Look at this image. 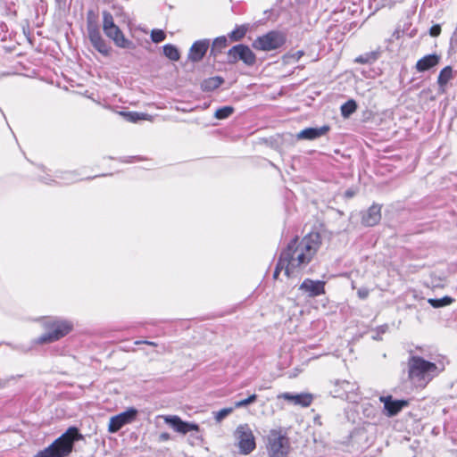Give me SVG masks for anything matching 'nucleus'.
Segmentation results:
<instances>
[{
	"label": "nucleus",
	"instance_id": "obj_1",
	"mask_svg": "<svg viewBox=\"0 0 457 457\" xmlns=\"http://www.w3.org/2000/svg\"><path fill=\"white\" fill-rule=\"evenodd\" d=\"M321 245L320 235L311 232L299 239L293 238L280 253V265H287V276L308 265Z\"/></svg>",
	"mask_w": 457,
	"mask_h": 457
},
{
	"label": "nucleus",
	"instance_id": "obj_2",
	"mask_svg": "<svg viewBox=\"0 0 457 457\" xmlns=\"http://www.w3.org/2000/svg\"><path fill=\"white\" fill-rule=\"evenodd\" d=\"M83 439V436L76 427H70L65 433L54 441L48 447L38 452L35 457H65L69 455L76 441Z\"/></svg>",
	"mask_w": 457,
	"mask_h": 457
},
{
	"label": "nucleus",
	"instance_id": "obj_3",
	"mask_svg": "<svg viewBox=\"0 0 457 457\" xmlns=\"http://www.w3.org/2000/svg\"><path fill=\"white\" fill-rule=\"evenodd\" d=\"M436 365L420 356H411L408 361L409 378L419 386L426 385L436 370Z\"/></svg>",
	"mask_w": 457,
	"mask_h": 457
},
{
	"label": "nucleus",
	"instance_id": "obj_4",
	"mask_svg": "<svg viewBox=\"0 0 457 457\" xmlns=\"http://www.w3.org/2000/svg\"><path fill=\"white\" fill-rule=\"evenodd\" d=\"M266 448L270 457H287L291 445L287 433L280 428L270 429L266 438Z\"/></svg>",
	"mask_w": 457,
	"mask_h": 457
},
{
	"label": "nucleus",
	"instance_id": "obj_5",
	"mask_svg": "<svg viewBox=\"0 0 457 457\" xmlns=\"http://www.w3.org/2000/svg\"><path fill=\"white\" fill-rule=\"evenodd\" d=\"M46 326L48 330L37 339V343L38 344H47L57 341L72 329V324L67 320H54Z\"/></svg>",
	"mask_w": 457,
	"mask_h": 457
},
{
	"label": "nucleus",
	"instance_id": "obj_6",
	"mask_svg": "<svg viewBox=\"0 0 457 457\" xmlns=\"http://www.w3.org/2000/svg\"><path fill=\"white\" fill-rule=\"evenodd\" d=\"M235 436L241 454H249L255 449V438L247 424L239 425L235 431Z\"/></svg>",
	"mask_w": 457,
	"mask_h": 457
},
{
	"label": "nucleus",
	"instance_id": "obj_7",
	"mask_svg": "<svg viewBox=\"0 0 457 457\" xmlns=\"http://www.w3.org/2000/svg\"><path fill=\"white\" fill-rule=\"evenodd\" d=\"M285 41L286 38L282 33L273 30L258 37L253 42V47L261 51H271L279 48Z\"/></svg>",
	"mask_w": 457,
	"mask_h": 457
},
{
	"label": "nucleus",
	"instance_id": "obj_8",
	"mask_svg": "<svg viewBox=\"0 0 457 457\" xmlns=\"http://www.w3.org/2000/svg\"><path fill=\"white\" fill-rule=\"evenodd\" d=\"M228 62L236 63L242 61L245 64L252 66L256 62V56L248 46L239 44L231 47L227 54Z\"/></svg>",
	"mask_w": 457,
	"mask_h": 457
},
{
	"label": "nucleus",
	"instance_id": "obj_9",
	"mask_svg": "<svg viewBox=\"0 0 457 457\" xmlns=\"http://www.w3.org/2000/svg\"><path fill=\"white\" fill-rule=\"evenodd\" d=\"M137 414V411L135 408H129L127 411L112 417L109 421L108 431L110 433L119 431L123 426L134 421Z\"/></svg>",
	"mask_w": 457,
	"mask_h": 457
},
{
	"label": "nucleus",
	"instance_id": "obj_10",
	"mask_svg": "<svg viewBox=\"0 0 457 457\" xmlns=\"http://www.w3.org/2000/svg\"><path fill=\"white\" fill-rule=\"evenodd\" d=\"M299 290L308 297H316L325 294V282L305 278L299 286Z\"/></svg>",
	"mask_w": 457,
	"mask_h": 457
},
{
	"label": "nucleus",
	"instance_id": "obj_11",
	"mask_svg": "<svg viewBox=\"0 0 457 457\" xmlns=\"http://www.w3.org/2000/svg\"><path fill=\"white\" fill-rule=\"evenodd\" d=\"M164 421L171 426L175 431L187 434L189 431H199V426L195 423L183 421L179 416H164Z\"/></svg>",
	"mask_w": 457,
	"mask_h": 457
},
{
	"label": "nucleus",
	"instance_id": "obj_12",
	"mask_svg": "<svg viewBox=\"0 0 457 457\" xmlns=\"http://www.w3.org/2000/svg\"><path fill=\"white\" fill-rule=\"evenodd\" d=\"M164 421L171 426L175 431L187 434L189 431H199V426L195 423L183 421L179 416H164Z\"/></svg>",
	"mask_w": 457,
	"mask_h": 457
},
{
	"label": "nucleus",
	"instance_id": "obj_13",
	"mask_svg": "<svg viewBox=\"0 0 457 457\" xmlns=\"http://www.w3.org/2000/svg\"><path fill=\"white\" fill-rule=\"evenodd\" d=\"M278 399H284L294 405H299L302 407H309L313 400V396L309 393L301 394H291V393H281L278 395Z\"/></svg>",
	"mask_w": 457,
	"mask_h": 457
},
{
	"label": "nucleus",
	"instance_id": "obj_14",
	"mask_svg": "<svg viewBox=\"0 0 457 457\" xmlns=\"http://www.w3.org/2000/svg\"><path fill=\"white\" fill-rule=\"evenodd\" d=\"M380 402L384 403V408L386 411L388 417L395 416L403 408L406 407L409 403L406 400H394L391 395L381 396Z\"/></svg>",
	"mask_w": 457,
	"mask_h": 457
},
{
	"label": "nucleus",
	"instance_id": "obj_15",
	"mask_svg": "<svg viewBox=\"0 0 457 457\" xmlns=\"http://www.w3.org/2000/svg\"><path fill=\"white\" fill-rule=\"evenodd\" d=\"M88 38L96 50H97L100 54L104 56H108L110 54L111 47L103 38L100 30H93L87 32Z\"/></svg>",
	"mask_w": 457,
	"mask_h": 457
},
{
	"label": "nucleus",
	"instance_id": "obj_16",
	"mask_svg": "<svg viewBox=\"0 0 457 457\" xmlns=\"http://www.w3.org/2000/svg\"><path fill=\"white\" fill-rule=\"evenodd\" d=\"M104 34L119 47L132 48L134 46L133 43L124 37V34L117 25L113 29L112 28L105 31Z\"/></svg>",
	"mask_w": 457,
	"mask_h": 457
},
{
	"label": "nucleus",
	"instance_id": "obj_17",
	"mask_svg": "<svg viewBox=\"0 0 457 457\" xmlns=\"http://www.w3.org/2000/svg\"><path fill=\"white\" fill-rule=\"evenodd\" d=\"M208 48L209 40L203 39L195 41L189 49L188 59L195 62L201 61Z\"/></svg>",
	"mask_w": 457,
	"mask_h": 457
},
{
	"label": "nucleus",
	"instance_id": "obj_18",
	"mask_svg": "<svg viewBox=\"0 0 457 457\" xmlns=\"http://www.w3.org/2000/svg\"><path fill=\"white\" fill-rule=\"evenodd\" d=\"M329 126L324 125L320 128H306L296 135L298 140H314L324 136L328 130Z\"/></svg>",
	"mask_w": 457,
	"mask_h": 457
},
{
	"label": "nucleus",
	"instance_id": "obj_19",
	"mask_svg": "<svg viewBox=\"0 0 457 457\" xmlns=\"http://www.w3.org/2000/svg\"><path fill=\"white\" fill-rule=\"evenodd\" d=\"M356 386L354 383L347 380L337 381L335 388L331 391L335 397L349 398V394L353 393Z\"/></svg>",
	"mask_w": 457,
	"mask_h": 457
},
{
	"label": "nucleus",
	"instance_id": "obj_20",
	"mask_svg": "<svg viewBox=\"0 0 457 457\" xmlns=\"http://www.w3.org/2000/svg\"><path fill=\"white\" fill-rule=\"evenodd\" d=\"M381 219V207L378 204L371 205L362 217V223L366 226H374Z\"/></svg>",
	"mask_w": 457,
	"mask_h": 457
},
{
	"label": "nucleus",
	"instance_id": "obj_21",
	"mask_svg": "<svg viewBox=\"0 0 457 457\" xmlns=\"http://www.w3.org/2000/svg\"><path fill=\"white\" fill-rule=\"evenodd\" d=\"M439 62V56L436 54H428L420 59L416 63L418 71L422 72L436 66Z\"/></svg>",
	"mask_w": 457,
	"mask_h": 457
},
{
	"label": "nucleus",
	"instance_id": "obj_22",
	"mask_svg": "<svg viewBox=\"0 0 457 457\" xmlns=\"http://www.w3.org/2000/svg\"><path fill=\"white\" fill-rule=\"evenodd\" d=\"M453 78V70L450 66L445 67L439 73L437 82L440 87V92L445 93V86L448 81Z\"/></svg>",
	"mask_w": 457,
	"mask_h": 457
},
{
	"label": "nucleus",
	"instance_id": "obj_23",
	"mask_svg": "<svg viewBox=\"0 0 457 457\" xmlns=\"http://www.w3.org/2000/svg\"><path fill=\"white\" fill-rule=\"evenodd\" d=\"M223 82L224 79L220 76L208 78L202 82L201 88L204 91H212L218 88Z\"/></svg>",
	"mask_w": 457,
	"mask_h": 457
},
{
	"label": "nucleus",
	"instance_id": "obj_24",
	"mask_svg": "<svg viewBox=\"0 0 457 457\" xmlns=\"http://www.w3.org/2000/svg\"><path fill=\"white\" fill-rule=\"evenodd\" d=\"M228 39L226 37H218L214 39L212 43V46L211 49V54L216 56L218 54H220L222 50L227 47Z\"/></svg>",
	"mask_w": 457,
	"mask_h": 457
},
{
	"label": "nucleus",
	"instance_id": "obj_25",
	"mask_svg": "<svg viewBox=\"0 0 457 457\" xmlns=\"http://www.w3.org/2000/svg\"><path fill=\"white\" fill-rule=\"evenodd\" d=\"M97 19H98V17L95 11H93V10L87 11V32L99 29Z\"/></svg>",
	"mask_w": 457,
	"mask_h": 457
},
{
	"label": "nucleus",
	"instance_id": "obj_26",
	"mask_svg": "<svg viewBox=\"0 0 457 457\" xmlns=\"http://www.w3.org/2000/svg\"><path fill=\"white\" fill-rule=\"evenodd\" d=\"M428 302L434 308H441L452 304L454 302V299L445 295L440 299L430 298Z\"/></svg>",
	"mask_w": 457,
	"mask_h": 457
},
{
	"label": "nucleus",
	"instance_id": "obj_27",
	"mask_svg": "<svg viewBox=\"0 0 457 457\" xmlns=\"http://www.w3.org/2000/svg\"><path fill=\"white\" fill-rule=\"evenodd\" d=\"M356 102L353 99L348 100L341 106V114L343 117L347 118L352 115L356 111Z\"/></svg>",
	"mask_w": 457,
	"mask_h": 457
},
{
	"label": "nucleus",
	"instance_id": "obj_28",
	"mask_svg": "<svg viewBox=\"0 0 457 457\" xmlns=\"http://www.w3.org/2000/svg\"><path fill=\"white\" fill-rule=\"evenodd\" d=\"M163 53L166 57L171 61H179L180 54L178 48L172 45H165L163 46Z\"/></svg>",
	"mask_w": 457,
	"mask_h": 457
},
{
	"label": "nucleus",
	"instance_id": "obj_29",
	"mask_svg": "<svg viewBox=\"0 0 457 457\" xmlns=\"http://www.w3.org/2000/svg\"><path fill=\"white\" fill-rule=\"evenodd\" d=\"M115 26L113 17L111 12L107 11L103 12V29L104 32L109 30L110 29H113Z\"/></svg>",
	"mask_w": 457,
	"mask_h": 457
},
{
	"label": "nucleus",
	"instance_id": "obj_30",
	"mask_svg": "<svg viewBox=\"0 0 457 457\" xmlns=\"http://www.w3.org/2000/svg\"><path fill=\"white\" fill-rule=\"evenodd\" d=\"M247 28L245 26H238L229 33V38L233 41L241 40L246 34Z\"/></svg>",
	"mask_w": 457,
	"mask_h": 457
},
{
	"label": "nucleus",
	"instance_id": "obj_31",
	"mask_svg": "<svg viewBox=\"0 0 457 457\" xmlns=\"http://www.w3.org/2000/svg\"><path fill=\"white\" fill-rule=\"evenodd\" d=\"M234 112L232 106H223L216 110L214 116L216 119L223 120L229 117Z\"/></svg>",
	"mask_w": 457,
	"mask_h": 457
},
{
	"label": "nucleus",
	"instance_id": "obj_32",
	"mask_svg": "<svg viewBox=\"0 0 457 457\" xmlns=\"http://www.w3.org/2000/svg\"><path fill=\"white\" fill-rule=\"evenodd\" d=\"M121 114L125 116L129 121L132 122H136L140 120H145L146 116V114L145 113H139L137 112H121Z\"/></svg>",
	"mask_w": 457,
	"mask_h": 457
},
{
	"label": "nucleus",
	"instance_id": "obj_33",
	"mask_svg": "<svg viewBox=\"0 0 457 457\" xmlns=\"http://www.w3.org/2000/svg\"><path fill=\"white\" fill-rule=\"evenodd\" d=\"M376 59H377L376 54L369 53V54H365L363 55L358 56L355 59V62L361 63V64L370 63V62H374Z\"/></svg>",
	"mask_w": 457,
	"mask_h": 457
},
{
	"label": "nucleus",
	"instance_id": "obj_34",
	"mask_svg": "<svg viewBox=\"0 0 457 457\" xmlns=\"http://www.w3.org/2000/svg\"><path fill=\"white\" fill-rule=\"evenodd\" d=\"M256 399H257V395L255 394H253L245 399L236 402L235 408L245 407V406L254 403L256 401Z\"/></svg>",
	"mask_w": 457,
	"mask_h": 457
},
{
	"label": "nucleus",
	"instance_id": "obj_35",
	"mask_svg": "<svg viewBox=\"0 0 457 457\" xmlns=\"http://www.w3.org/2000/svg\"><path fill=\"white\" fill-rule=\"evenodd\" d=\"M165 37L166 35L162 29H154L151 33V38L154 43L162 42Z\"/></svg>",
	"mask_w": 457,
	"mask_h": 457
},
{
	"label": "nucleus",
	"instance_id": "obj_36",
	"mask_svg": "<svg viewBox=\"0 0 457 457\" xmlns=\"http://www.w3.org/2000/svg\"><path fill=\"white\" fill-rule=\"evenodd\" d=\"M233 411V408H224L220 410L215 413V420L217 421L222 420L224 418H226L228 414H230Z\"/></svg>",
	"mask_w": 457,
	"mask_h": 457
},
{
	"label": "nucleus",
	"instance_id": "obj_37",
	"mask_svg": "<svg viewBox=\"0 0 457 457\" xmlns=\"http://www.w3.org/2000/svg\"><path fill=\"white\" fill-rule=\"evenodd\" d=\"M303 51L302 50H299V51H296L295 53L294 54H287L285 58L287 59V62H290V60L292 59L294 62H297L303 55Z\"/></svg>",
	"mask_w": 457,
	"mask_h": 457
},
{
	"label": "nucleus",
	"instance_id": "obj_38",
	"mask_svg": "<svg viewBox=\"0 0 457 457\" xmlns=\"http://www.w3.org/2000/svg\"><path fill=\"white\" fill-rule=\"evenodd\" d=\"M282 270H285V274L287 275V265H280V259H279L278 262L277 267L274 270L273 278H277Z\"/></svg>",
	"mask_w": 457,
	"mask_h": 457
},
{
	"label": "nucleus",
	"instance_id": "obj_39",
	"mask_svg": "<svg viewBox=\"0 0 457 457\" xmlns=\"http://www.w3.org/2000/svg\"><path fill=\"white\" fill-rule=\"evenodd\" d=\"M441 33V27L438 24L433 25L429 29V34L431 37H437Z\"/></svg>",
	"mask_w": 457,
	"mask_h": 457
},
{
	"label": "nucleus",
	"instance_id": "obj_40",
	"mask_svg": "<svg viewBox=\"0 0 457 457\" xmlns=\"http://www.w3.org/2000/svg\"><path fill=\"white\" fill-rule=\"evenodd\" d=\"M358 295L360 298L364 299L368 296V291L365 289H360L358 291Z\"/></svg>",
	"mask_w": 457,
	"mask_h": 457
},
{
	"label": "nucleus",
	"instance_id": "obj_41",
	"mask_svg": "<svg viewBox=\"0 0 457 457\" xmlns=\"http://www.w3.org/2000/svg\"><path fill=\"white\" fill-rule=\"evenodd\" d=\"M136 345H139V344H145V345H152V346H156L157 344L155 342H153V341H136L135 342Z\"/></svg>",
	"mask_w": 457,
	"mask_h": 457
},
{
	"label": "nucleus",
	"instance_id": "obj_42",
	"mask_svg": "<svg viewBox=\"0 0 457 457\" xmlns=\"http://www.w3.org/2000/svg\"><path fill=\"white\" fill-rule=\"evenodd\" d=\"M169 439H170V435L168 433L164 432L160 435L161 441H167Z\"/></svg>",
	"mask_w": 457,
	"mask_h": 457
},
{
	"label": "nucleus",
	"instance_id": "obj_43",
	"mask_svg": "<svg viewBox=\"0 0 457 457\" xmlns=\"http://www.w3.org/2000/svg\"><path fill=\"white\" fill-rule=\"evenodd\" d=\"M346 195H347V196H352V195H353V194H352L351 192L347 191V192H346Z\"/></svg>",
	"mask_w": 457,
	"mask_h": 457
}]
</instances>
